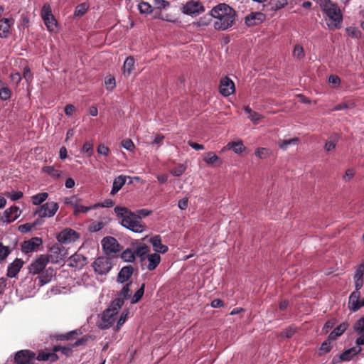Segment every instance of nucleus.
<instances>
[{"label": "nucleus", "instance_id": "f257e3e1", "mask_svg": "<svg viewBox=\"0 0 364 364\" xmlns=\"http://www.w3.org/2000/svg\"><path fill=\"white\" fill-rule=\"evenodd\" d=\"M210 16L215 18L213 23L217 30H226L232 26L235 21V11L225 4H220L210 11Z\"/></svg>", "mask_w": 364, "mask_h": 364}, {"label": "nucleus", "instance_id": "f03ea898", "mask_svg": "<svg viewBox=\"0 0 364 364\" xmlns=\"http://www.w3.org/2000/svg\"><path fill=\"white\" fill-rule=\"evenodd\" d=\"M319 6L326 16V23L330 30L341 27L343 14L339 6L331 0H319Z\"/></svg>", "mask_w": 364, "mask_h": 364}, {"label": "nucleus", "instance_id": "7ed1b4c3", "mask_svg": "<svg viewBox=\"0 0 364 364\" xmlns=\"http://www.w3.org/2000/svg\"><path fill=\"white\" fill-rule=\"evenodd\" d=\"M114 212L120 220V224L125 228L136 233L143 232L145 225L141 223V218L136 215L128 208L117 206Z\"/></svg>", "mask_w": 364, "mask_h": 364}, {"label": "nucleus", "instance_id": "20e7f679", "mask_svg": "<svg viewBox=\"0 0 364 364\" xmlns=\"http://www.w3.org/2000/svg\"><path fill=\"white\" fill-rule=\"evenodd\" d=\"M123 306V301L120 299L112 301L109 306L105 309L101 316L98 326L101 329H107L111 327L116 321V316L119 310Z\"/></svg>", "mask_w": 364, "mask_h": 364}, {"label": "nucleus", "instance_id": "39448f33", "mask_svg": "<svg viewBox=\"0 0 364 364\" xmlns=\"http://www.w3.org/2000/svg\"><path fill=\"white\" fill-rule=\"evenodd\" d=\"M59 209V205L54 201L46 202L38 206L34 211V215L40 218H52Z\"/></svg>", "mask_w": 364, "mask_h": 364}, {"label": "nucleus", "instance_id": "423d86ee", "mask_svg": "<svg viewBox=\"0 0 364 364\" xmlns=\"http://www.w3.org/2000/svg\"><path fill=\"white\" fill-rule=\"evenodd\" d=\"M95 273L98 274H107L112 267L110 259L107 257H99L92 264Z\"/></svg>", "mask_w": 364, "mask_h": 364}, {"label": "nucleus", "instance_id": "0eeeda50", "mask_svg": "<svg viewBox=\"0 0 364 364\" xmlns=\"http://www.w3.org/2000/svg\"><path fill=\"white\" fill-rule=\"evenodd\" d=\"M36 358V353L30 350H21L16 353L14 358L17 364H33Z\"/></svg>", "mask_w": 364, "mask_h": 364}, {"label": "nucleus", "instance_id": "6e6552de", "mask_svg": "<svg viewBox=\"0 0 364 364\" xmlns=\"http://www.w3.org/2000/svg\"><path fill=\"white\" fill-rule=\"evenodd\" d=\"M102 246L107 255L114 254L120 251L118 241L113 237H105L102 240Z\"/></svg>", "mask_w": 364, "mask_h": 364}, {"label": "nucleus", "instance_id": "1a4fd4ad", "mask_svg": "<svg viewBox=\"0 0 364 364\" xmlns=\"http://www.w3.org/2000/svg\"><path fill=\"white\" fill-rule=\"evenodd\" d=\"M78 238V233L71 228H65L57 235L58 241L63 244H68L75 242Z\"/></svg>", "mask_w": 364, "mask_h": 364}, {"label": "nucleus", "instance_id": "9d476101", "mask_svg": "<svg viewBox=\"0 0 364 364\" xmlns=\"http://www.w3.org/2000/svg\"><path fill=\"white\" fill-rule=\"evenodd\" d=\"M21 214V210L17 206H11L6 209L3 215L1 218V220L3 223H11L16 220Z\"/></svg>", "mask_w": 364, "mask_h": 364}, {"label": "nucleus", "instance_id": "9b49d317", "mask_svg": "<svg viewBox=\"0 0 364 364\" xmlns=\"http://www.w3.org/2000/svg\"><path fill=\"white\" fill-rule=\"evenodd\" d=\"M43 241L40 237H32L31 239L24 241L21 245L23 252L28 254L35 252L42 245Z\"/></svg>", "mask_w": 364, "mask_h": 364}, {"label": "nucleus", "instance_id": "f8f14e48", "mask_svg": "<svg viewBox=\"0 0 364 364\" xmlns=\"http://www.w3.org/2000/svg\"><path fill=\"white\" fill-rule=\"evenodd\" d=\"M48 261L49 259L47 255H41L31 264L30 272L33 274H39L46 267Z\"/></svg>", "mask_w": 364, "mask_h": 364}, {"label": "nucleus", "instance_id": "ddd939ff", "mask_svg": "<svg viewBox=\"0 0 364 364\" xmlns=\"http://www.w3.org/2000/svg\"><path fill=\"white\" fill-rule=\"evenodd\" d=\"M203 6L198 1L187 2L183 7V11L188 15H197L203 11Z\"/></svg>", "mask_w": 364, "mask_h": 364}, {"label": "nucleus", "instance_id": "4468645a", "mask_svg": "<svg viewBox=\"0 0 364 364\" xmlns=\"http://www.w3.org/2000/svg\"><path fill=\"white\" fill-rule=\"evenodd\" d=\"M360 289H356L353 291L348 299V308L353 312L357 311L362 306V300L360 299V293L359 291Z\"/></svg>", "mask_w": 364, "mask_h": 364}, {"label": "nucleus", "instance_id": "2eb2a0df", "mask_svg": "<svg viewBox=\"0 0 364 364\" xmlns=\"http://www.w3.org/2000/svg\"><path fill=\"white\" fill-rule=\"evenodd\" d=\"M235 84L229 77H224L220 81V92L223 96H230L235 92Z\"/></svg>", "mask_w": 364, "mask_h": 364}, {"label": "nucleus", "instance_id": "dca6fc26", "mask_svg": "<svg viewBox=\"0 0 364 364\" xmlns=\"http://www.w3.org/2000/svg\"><path fill=\"white\" fill-rule=\"evenodd\" d=\"M13 18H4L0 20V38H6L10 35V28L14 24Z\"/></svg>", "mask_w": 364, "mask_h": 364}, {"label": "nucleus", "instance_id": "f3484780", "mask_svg": "<svg viewBox=\"0 0 364 364\" xmlns=\"http://www.w3.org/2000/svg\"><path fill=\"white\" fill-rule=\"evenodd\" d=\"M161 262V256L157 253L149 254L146 256L144 262H141L142 266H146V269L152 271L156 268Z\"/></svg>", "mask_w": 364, "mask_h": 364}, {"label": "nucleus", "instance_id": "a211bd4d", "mask_svg": "<svg viewBox=\"0 0 364 364\" xmlns=\"http://www.w3.org/2000/svg\"><path fill=\"white\" fill-rule=\"evenodd\" d=\"M265 20V15L261 12H252L245 17V23L248 26H253L261 23Z\"/></svg>", "mask_w": 364, "mask_h": 364}, {"label": "nucleus", "instance_id": "6ab92c4d", "mask_svg": "<svg viewBox=\"0 0 364 364\" xmlns=\"http://www.w3.org/2000/svg\"><path fill=\"white\" fill-rule=\"evenodd\" d=\"M134 272V268L131 265H127L121 269L118 273L117 281L119 283H124L129 280Z\"/></svg>", "mask_w": 364, "mask_h": 364}, {"label": "nucleus", "instance_id": "aec40b11", "mask_svg": "<svg viewBox=\"0 0 364 364\" xmlns=\"http://www.w3.org/2000/svg\"><path fill=\"white\" fill-rule=\"evenodd\" d=\"M23 264V262L21 259H16L9 265L7 269V276L10 278L16 277L21 270Z\"/></svg>", "mask_w": 364, "mask_h": 364}, {"label": "nucleus", "instance_id": "412c9836", "mask_svg": "<svg viewBox=\"0 0 364 364\" xmlns=\"http://www.w3.org/2000/svg\"><path fill=\"white\" fill-rule=\"evenodd\" d=\"M149 242L152 245L155 252L159 253H166L168 251V247L161 243V239L159 235H155L151 237Z\"/></svg>", "mask_w": 364, "mask_h": 364}, {"label": "nucleus", "instance_id": "4be33fe9", "mask_svg": "<svg viewBox=\"0 0 364 364\" xmlns=\"http://www.w3.org/2000/svg\"><path fill=\"white\" fill-rule=\"evenodd\" d=\"M36 358L39 361L55 362L58 359V356L53 350V352L41 350L38 353Z\"/></svg>", "mask_w": 364, "mask_h": 364}, {"label": "nucleus", "instance_id": "5701e85b", "mask_svg": "<svg viewBox=\"0 0 364 364\" xmlns=\"http://www.w3.org/2000/svg\"><path fill=\"white\" fill-rule=\"evenodd\" d=\"M361 351V348L353 347L343 351L341 355L340 359L343 361H348Z\"/></svg>", "mask_w": 364, "mask_h": 364}, {"label": "nucleus", "instance_id": "b1692460", "mask_svg": "<svg viewBox=\"0 0 364 364\" xmlns=\"http://www.w3.org/2000/svg\"><path fill=\"white\" fill-rule=\"evenodd\" d=\"M149 251L150 248L146 245L141 244L136 247L135 256H137L141 262H144Z\"/></svg>", "mask_w": 364, "mask_h": 364}, {"label": "nucleus", "instance_id": "393cba45", "mask_svg": "<svg viewBox=\"0 0 364 364\" xmlns=\"http://www.w3.org/2000/svg\"><path fill=\"white\" fill-rule=\"evenodd\" d=\"M348 324L346 323H342L336 327L328 335L329 339L335 341L339 336H341L347 329Z\"/></svg>", "mask_w": 364, "mask_h": 364}, {"label": "nucleus", "instance_id": "a878e982", "mask_svg": "<svg viewBox=\"0 0 364 364\" xmlns=\"http://www.w3.org/2000/svg\"><path fill=\"white\" fill-rule=\"evenodd\" d=\"M364 267H358L354 275L355 287L360 289L363 285Z\"/></svg>", "mask_w": 364, "mask_h": 364}, {"label": "nucleus", "instance_id": "bb28decb", "mask_svg": "<svg viewBox=\"0 0 364 364\" xmlns=\"http://www.w3.org/2000/svg\"><path fill=\"white\" fill-rule=\"evenodd\" d=\"M132 285V282H129L126 284L122 290L118 293L117 297L115 299H120L122 300L123 304L124 303V300L128 299L131 297L132 295V290L130 289L131 286Z\"/></svg>", "mask_w": 364, "mask_h": 364}, {"label": "nucleus", "instance_id": "cd10ccee", "mask_svg": "<svg viewBox=\"0 0 364 364\" xmlns=\"http://www.w3.org/2000/svg\"><path fill=\"white\" fill-rule=\"evenodd\" d=\"M99 207H100V203H95V204H94L92 205H90V206H85V205L80 204L79 202H77V203L74 209V215H77L82 213H86L89 210L96 209Z\"/></svg>", "mask_w": 364, "mask_h": 364}, {"label": "nucleus", "instance_id": "c85d7f7f", "mask_svg": "<svg viewBox=\"0 0 364 364\" xmlns=\"http://www.w3.org/2000/svg\"><path fill=\"white\" fill-rule=\"evenodd\" d=\"M203 161L209 164V165H213L215 164H221V159L213 152L209 151L207 152L203 158Z\"/></svg>", "mask_w": 364, "mask_h": 364}, {"label": "nucleus", "instance_id": "c756f323", "mask_svg": "<svg viewBox=\"0 0 364 364\" xmlns=\"http://www.w3.org/2000/svg\"><path fill=\"white\" fill-rule=\"evenodd\" d=\"M48 198V193L46 192L36 194L31 197V200L35 205H41Z\"/></svg>", "mask_w": 364, "mask_h": 364}, {"label": "nucleus", "instance_id": "7c9ffc66", "mask_svg": "<svg viewBox=\"0 0 364 364\" xmlns=\"http://www.w3.org/2000/svg\"><path fill=\"white\" fill-rule=\"evenodd\" d=\"M134 67V59L132 57H128L126 58L124 63V74L127 76L130 75Z\"/></svg>", "mask_w": 364, "mask_h": 364}, {"label": "nucleus", "instance_id": "2f4dec72", "mask_svg": "<svg viewBox=\"0 0 364 364\" xmlns=\"http://www.w3.org/2000/svg\"><path fill=\"white\" fill-rule=\"evenodd\" d=\"M227 146L229 149H232L236 154L242 153L245 149L242 141L229 142Z\"/></svg>", "mask_w": 364, "mask_h": 364}, {"label": "nucleus", "instance_id": "473e14b6", "mask_svg": "<svg viewBox=\"0 0 364 364\" xmlns=\"http://www.w3.org/2000/svg\"><path fill=\"white\" fill-rule=\"evenodd\" d=\"M86 263V258L80 255H74L70 257V265L73 267L83 266Z\"/></svg>", "mask_w": 364, "mask_h": 364}, {"label": "nucleus", "instance_id": "72a5a7b5", "mask_svg": "<svg viewBox=\"0 0 364 364\" xmlns=\"http://www.w3.org/2000/svg\"><path fill=\"white\" fill-rule=\"evenodd\" d=\"M43 171L48 173L54 178H58L62 174V171L56 169L54 166H48L43 168Z\"/></svg>", "mask_w": 364, "mask_h": 364}, {"label": "nucleus", "instance_id": "f704fd0d", "mask_svg": "<svg viewBox=\"0 0 364 364\" xmlns=\"http://www.w3.org/2000/svg\"><path fill=\"white\" fill-rule=\"evenodd\" d=\"M135 257L136 256L134 251L129 248L123 251L121 255V258L123 259V261L127 262H134L135 259Z\"/></svg>", "mask_w": 364, "mask_h": 364}, {"label": "nucleus", "instance_id": "c9c22d12", "mask_svg": "<svg viewBox=\"0 0 364 364\" xmlns=\"http://www.w3.org/2000/svg\"><path fill=\"white\" fill-rule=\"evenodd\" d=\"M46 26L50 31H53L57 27V21L54 16L50 17H46L43 19Z\"/></svg>", "mask_w": 364, "mask_h": 364}, {"label": "nucleus", "instance_id": "e433bc0d", "mask_svg": "<svg viewBox=\"0 0 364 364\" xmlns=\"http://www.w3.org/2000/svg\"><path fill=\"white\" fill-rule=\"evenodd\" d=\"M298 141H299V139L297 137H294V138H292L290 139H287V140H281L279 141V146L282 149L285 150L287 149V147L289 145H295Z\"/></svg>", "mask_w": 364, "mask_h": 364}, {"label": "nucleus", "instance_id": "4c0bfd02", "mask_svg": "<svg viewBox=\"0 0 364 364\" xmlns=\"http://www.w3.org/2000/svg\"><path fill=\"white\" fill-rule=\"evenodd\" d=\"M144 287L145 284H143L132 297L131 303L132 304H136L141 299L144 293Z\"/></svg>", "mask_w": 364, "mask_h": 364}, {"label": "nucleus", "instance_id": "58836bf2", "mask_svg": "<svg viewBox=\"0 0 364 364\" xmlns=\"http://www.w3.org/2000/svg\"><path fill=\"white\" fill-rule=\"evenodd\" d=\"M128 314H129L128 310H124L122 312V314L117 321V325L114 328V330L116 331H119L120 329V328L123 326V324L125 323V321L127 319Z\"/></svg>", "mask_w": 364, "mask_h": 364}, {"label": "nucleus", "instance_id": "ea45409f", "mask_svg": "<svg viewBox=\"0 0 364 364\" xmlns=\"http://www.w3.org/2000/svg\"><path fill=\"white\" fill-rule=\"evenodd\" d=\"M139 10L141 14H151L152 12V6L148 2H141L139 4Z\"/></svg>", "mask_w": 364, "mask_h": 364}, {"label": "nucleus", "instance_id": "a19ab883", "mask_svg": "<svg viewBox=\"0 0 364 364\" xmlns=\"http://www.w3.org/2000/svg\"><path fill=\"white\" fill-rule=\"evenodd\" d=\"M151 1L156 9H165L170 6L169 2L166 0H151Z\"/></svg>", "mask_w": 364, "mask_h": 364}, {"label": "nucleus", "instance_id": "79ce46f5", "mask_svg": "<svg viewBox=\"0 0 364 364\" xmlns=\"http://www.w3.org/2000/svg\"><path fill=\"white\" fill-rule=\"evenodd\" d=\"M41 16L42 19L46 18V17H50V16H53L52 14L51 7L48 4H43L42 9H41Z\"/></svg>", "mask_w": 364, "mask_h": 364}, {"label": "nucleus", "instance_id": "37998d69", "mask_svg": "<svg viewBox=\"0 0 364 364\" xmlns=\"http://www.w3.org/2000/svg\"><path fill=\"white\" fill-rule=\"evenodd\" d=\"M304 55L303 47L300 45H296L293 50V56L297 59H301Z\"/></svg>", "mask_w": 364, "mask_h": 364}, {"label": "nucleus", "instance_id": "c03bdc74", "mask_svg": "<svg viewBox=\"0 0 364 364\" xmlns=\"http://www.w3.org/2000/svg\"><path fill=\"white\" fill-rule=\"evenodd\" d=\"M105 226V223L103 221H94L92 222L89 228L91 232H97L102 230Z\"/></svg>", "mask_w": 364, "mask_h": 364}, {"label": "nucleus", "instance_id": "a18cd8bd", "mask_svg": "<svg viewBox=\"0 0 364 364\" xmlns=\"http://www.w3.org/2000/svg\"><path fill=\"white\" fill-rule=\"evenodd\" d=\"M354 331L359 333H364V317L361 318L360 319L358 320L353 326Z\"/></svg>", "mask_w": 364, "mask_h": 364}, {"label": "nucleus", "instance_id": "49530a36", "mask_svg": "<svg viewBox=\"0 0 364 364\" xmlns=\"http://www.w3.org/2000/svg\"><path fill=\"white\" fill-rule=\"evenodd\" d=\"M186 169V166L184 164H179L171 171V173L174 176H180L182 175Z\"/></svg>", "mask_w": 364, "mask_h": 364}, {"label": "nucleus", "instance_id": "de8ad7c7", "mask_svg": "<svg viewBox=\"0 0 364 364\" xmlns=\"http://www.w3.org/2000/svg\"><path fill=\"white\" fill-rule=\"evenodd\" d=\"M346 31L348 34V36H350V37L352 38H360L361 36V32L360 31V30L355 27H348L346 28Z\"/></svg>", "mask_w": 364, "mask_h": 364}, {"label": "nucleus", "instance_id": "09e8293b", "mask_svg": "<svg viewBox=\"0 0 364 364\" xmlns=\"http://www.w3.org/2000/svg\"><path fill=\"white\" fill-rule=\"evenodd\" d=\"M8 198H9L12 201H15L17 200L21 199L23 193L22 191H13V192H8L5 194Z\"/></svg>", "mask_w": 364, "mask_h": 364}, {"label": "nucleus", "instance_id": "8fccbe9b", "mask_svg": "<svg viewBox=\"0 0 364 364\" xmlns=\"http://www.w3.org/2000/svg\"><path fill=\"white\" fill-rule=\"evenodd\" d=\"M53 351L55 353L58 351H60L63 354L65 355L66 356L71 355L73 350L71 347H61V346H55L53 348Z\"/></svg>", "mask_w": 364, "mask_h": 364}, {"label": "nucleus", "instance_id": "3c124183", "mask_svg": "<svg viewBox=\"0 0 364 364\" xmlns=\"http://www.w3.org/2000/svg\"><path fill=\"white\" fill-rule=\"evenodd\" d=\"M126 183V177L123 176H119L114 178L113 181V186L117 188L118 189H121L122 186Z\"/></svg>", "mask_w": 364, "mask_h": 364}, {"label": "nucleus", "instance_id": "603ef678", "mask_svg": "<svg viewBox=\"0 0 364 364\" xmlns=\"http://www.w3.org/2000/svg\"><path fill=\"white\" fill-rule=\"evenodd\" d=\"M11 92L8 87H3L0 89V98L2 100H7L11 97Z\"/></svg>", "mask_w": 364, "mask_h": 364}, {"label": "nucleus", "instance_id": "864d4df0", "mask_svg": "<svg viewBox=\"0 0 364 364\" xmlns=\"http://www.w3.org/2000/svg\"><path fill=\"white\" fill-rule=\"evenodd\" d=\"M80 199L77 198L76 196L67 197L64 199V202L66 205H70L75 209L77 202H80Z\"/></svg>", "mask_w": 364, "mask_h": 364}, {"label": "nucleus", "instance_id": "5fc2aeb1", "mask_svg": "<svg viewBox=\"0 0 364 364\" xmlns=\"http://www.w3.org/2000/svg\"><path fill=\"white\" fill-rule=\"evenodd\" d=\"M121 145L124 149H125L127 151H134V149L135 148L134 144L129 139L123 140L121 142Z\"/></svg>", "mask_w": 364, "mask_h": 364}, {"label": "nucleus", "instance_id": "6e6d98bb", "mask_svg": "<svg viewBox=\"0 0 364 364\" xmlns=\"http://www.w3.org/2000/svg\"><path fill=\"white\" fill-rule=\"evenodd\" d=\"M9 254L10 250L9 247L0 243V261L4 260Z\"/></svg>", "mask_w": 364, "mask_h": 364}, {"label": "nucleus", "instance_id": "4d7b16f0", "mask_svg": "<svg viewBox=\"0 0 364 364\" xmlns=\"http://www.w3.org/2000/svg\"><path fill=\"white\" fill-rule=\"evenodd\" d=\"M87 8L85 4H81L76 7L74 14L75 16H82L86 13Z\"/></svg>", "mask_w": 364, "mask_h": 364}, {"label": "nucleus", "instance_id": "13d9d810", "mask_svg": "<svg viewBox=\"0 0 364 364\" xmlns=\"http://www.w3.org/2000/svg\"><path fill=\"white\" fill-rule=\"evenodd\" d=\"M36 225V223H26L18 226V230L23 233L30 232Z\"/></svg>", "mask_w": 364, "mask_h": 364}, {"label": "nucleus", "instance_id": "bf43d9fd", "mask_svg": "<svg viewBox=\"0 0 364 364\" xmlns=\"http://www.w3.org/2000/svg\"><path fill=\"white\" fill-rule=\"evenodd\" d=\"M82 152L87 154L89 156L92 154L93 152V146L91 142L87 141L84 144Z\"/></svg>", "mask_w": 364, "mask_h": 364}, {"label": "nucleus", "instance_id": "052dcab7", "mask_svg": "<svg viewBox=\"0 0 364 364\" xmlns=\"http://www.w3.org/2000/svg\"><path fill=\"white\" fill-rule=\"evenodd\" d=\"M331 341H333V340H330L329 337H328V339L322 343L321 350L324 353L329 352L332 348Z\"/></svg>", "mask_w": 364, "mask_h": 364}, {"label": "nucleus", "instance_id": "680f3d73", "mask_svg": "<svg viewBox=\"0 0 364 364\" xmlns=\"http://www.w3.org/2000/svg\"><path fill=\"white\" fill-rule=\"evenodd\" d=\"M353 107V103L349 105L347 102H341L340 104H338V105H335L333 107V108L332 109V111H339V110H342V109H344L350 108V107Z\"/></svg>", "mask_w": 364, "mask_h": 364}, {"label": "nucleus", "instance_id": "e2e57ef3", "mask_svg": "<svg viewBox=\"0 0 364 364\" xmlns=\"http://www.w3.org/2000/svg\"><path fill=\"white\" fill-rule=\"evenodd\" d=\"M115 78L112 76H109L105 79V85L107 90H112L115 87Z\"/></svg>", "mask_w": 364, "mask_h": 364}, {"label": "nucleus", "instance_id": "0e129e2a", "mask_svg": "<svg viewBox=\"0 0 364 364\" xmlns=\"http://www.w3.org/2000/svg\"><path fill=\"white\" fill-rule=\"evenodd\" d=\"M255 154L259 159L265 158L268 155V149L265 148H259L255 151Z\"/></svg>", "mask_w": 364, "mask_h": 364}, {"label": "nucleus", "instance_id": "69168bd1", "mask_svg": "<svg viewBox=\"0 0 364 364\" xmlns=\"http://www.w3.org/2000/svg\"><path fill=\"white\" fill-rule=\"evenodd\" d=\"M295 333V328L293 327H289L284 331H283L281 333V336L284 338H291Z\"/></svg>", "mask_w": 364, "mask_h": 364}, {"label": "nucleus", "instance_id": "338daca9", "mask_svg": "<svg viewBox=\"0 0 364 364\" xmlns=\"http://www.w3.org/2000/svg\"><path fill=\"white\" fill-rule=\"evenodd\" d=\"M336 324L335 319H331L326 322L324 326L323 327V331L324 333H328L329 329H331Z\"/></svg>", "mask_w": 364, "mask_h": 364}, {"label": "nucleus", "instance_id": "774afa93", "mask_svg": "<svg viewBox=\"0 0 364 364\" xmlns=\"http://www.w3.org/2000/svg\"><path fill=\"white\" fill-rule=\"evenodd\" d=\"M248 117L252 122L257 124L262 118V116L256 112H253Z\"/></svg>", "mask_w": 364, "mask_h": 364}]
</instances>
